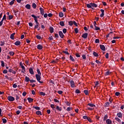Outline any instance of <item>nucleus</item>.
Wrapping results in <instances>:
<instances>
[{"label": "nucleus", "mask_w": 124, "mask_h": 124, "mask_svg": "<svg viewBox=\"0 0 124 124\" xmlns=\"http://www.w3.org/2000/svg\"><path fill=\"white\" fill-rule=\"evenodd\" d=\"M15 34H16V33H13L10 36V38L11 39H12L13 40H14V36H15Z\"/></svg>", "instance_id": "26"}, {"label": "nucleus", "mask_w": 124, "mask_h": 124, "mask_svg": "<svg viewBox=\"0 0 124 124\" xmlns=\"http://www.w3.org/2000/svg\"><path fill=\"white\" fill-rule=\"evenodd\" d=\"M36 114H37V115H41V116L42 115V112L40 110H38L36 111Z\"/></svg>", "instance_id": "20"}, {"label": "nucleus", "mask_w": 124, "mask_h": 124, "mask_svg": "<svg viewBox=\"0 0 124 124\" xmlns=\"http://www.w3.org/2000/svg\"><path fill=\"white\" fill-rule=\"evenodd\" d=\"M48 39L49 40H53V38L52 36H49V37H48Z\"/></svg>", "instance_id": "64"}, {"label": "nucleus", "mask_w": 124, "mask_h": 124, "mask_svg": "<svg viewBox=\"0 0 124 124\" xmlns=\"http://www.w3.org/2000/svg\"><path fill=\"white\" fill-rule=\"evenodd\" d=\"M88 35V33H83L81 35V37H82V38H84V39H86V38H87Z\"/></svg>", "instance_id": "7"}, {"label": "nucleus", "mask_w": 124, "mask_h": 124, "mask_svg": "<svg viewBox=\"0 0 124 124\" xmlns=\"http://www.w3.org/2000/svg\"><path fill=\"white\" fill-rule=\"evenodd\" d=\"M115 94L116 96H119L121 94V93L120 92H117L115 93Z\"/></svg>", "instance_id": "43"}, {"label": "nucleus", "mask_w": 124, "mask_h": 124, "mask_svg": "<svg viewBox=\"0 0 124 124\" xmlns=\"http://www.w3.org/2000/svg\"><path fill=\"white\" fill-rule=\"evenodd\" d=\"M55 109L57 110V111H61L62 109V107H60L59 106H56V108Z\"/></svg>", "instance_id": "13"}, {"label": "nucleus", "mask_w": 124, "mask_h": 124, "mask_svg": "<svg viewBox=\"0 0 124 124\" xmlns=\"http://www.w3.org/2000/svg\"><path fill=\"white\" fill-rule=\"evenodd\" d=\"M30 81H31V79H30L29 77H25V81H26L27 82H29Z\"/></svg>", "instance_id": "21"}, {"label": "nucleus", "mask_w": 124, "mask_h": 124, "mask_svg": "<svg viewBox=\"0 0 124 124\" xmlns=\"http://www.w3.org/2000/svg\"><path fill=\"white\" fill-rule=\"evenodd\" d=\"M15 1H16V0H13L12 1H11L10 3V5H13L15 3Z\"/></svg>", "instance_id": "46"}, {"label": "nucleus", "mask_w": 124, "mask_h": 124, "mask_svg": "<svg viewBox=\"0 0 124 124\" xmlns=\"http://www.w3.org/2000/svg\"><path fill=\"white\" fill-rule=\"evenodd\" d=\"M100 48L101 49V50L103 51H106V47L104 45H100L99 46Z\"/></svg>", "instance_id": "4"}, {"label": "nucleus", "mask_w": 124, "mask_h": 124, "mask_svg": "<svg viewBox=\"0 0 124 124\" xmlns=\"http://www.w3.org/2000/svg\"><path fill=\"white\" fill-rule=\"evenodd\" d=\"M88 106H89L90 107H95V105L92 103H88L87 105V107H88Z\"/></svg>", "instance_id": "14"}, {"label": "nucleus", "mask_w": 124, "mask_h": 124, "mask_svg": "<svg viewBox=\"0 0 124 124\" xmlns=\"http://www.w3.org/2000/svg\"><path fill=\"white\" fill-rule=\"evenodd\" d=\"M59 24L60 26H61V27H64L65 26L64 21H60V22H59Z\"/></svg>", "instance_id": "27"}, {"label": "nucleus", "mask_w": 124, "mask_h": 124, "mask_svg": "<svg viewBox=\"0 0 124 124\" xmlns=\"http://www.w3.org/2000/svg\"><path fill=\"white\" fill-rule=\"evenodd\" d=\"M108 118V116L107 115H105L104 116V119H103V122H105L106 121L107 119Z\"/></svg>", "instance_id": "36"}, {"label": "nucleus", "mask_w": 124, "mask_h": 124, "mask_svg": "<svg viewBox=\"0 0 124 124\" xmlns=\"http://www.w3.org/2000/svg\"><path fill=\"white\" fill-rule=\"evenodd\" d=\"M95 62L98 64H101L102 62L98 60H95Z\"/></svg>", "instance_id": "45"}, {"label": "nucleus", "mask_w": 124, "mask_h": 124, "mask_svg": "<svg viewBox=\"0 0 124 124\" xmlns=\"http://www.w3.org/2000/svg\"><path fill=\"white\" fill-rule=\"evenodd\" d=\"M27 100H28V102H29V103H31L33 101V99L31 97H28Z\"/></svg>", "instance_id": "16"}, {"label": "nucleus", "mask_w": 124, "mask_h": 124, "mask_svg": "<svg viewBox=\"0 0 124 124\" xmlns=\"http://www.w3.org/2000/svg\"><path fill=\"white\" fill-rule=\"evenodd\" d=\"M110 106V103L108 102H106L105 104V107H109V106Z\"/></svg>", "instance_id": "24"}, {"label": "nucleus", "mask_w": 124, "mask_h": 124, "mask_svg": "<svg viewBox=\"0 0 124 124\" xmlns=\"http://www.w3.org/2000/svg\"><path fill=\"white\" fill-rule=\"evenodd\" d=\"M1 62V66L3 67H5V63H4V61H2Z\"/></svg>", "instance_id": "49"}, {"label": "nucleus", "mask_w": 124, "mask_h": 124, "mask_svg": "<svg viewBox=\"0 0 124 124\" xmlns=\"http://www.w3.org/2000/svg\"><path fill=\"white\" fill-rule=\"evenodd\" d=\"M69 60L71 61L72 62H75V60L73 58L72 55H70L69 56Z\"/></svg>", "instance_id": "19"}, {"label": "nucleus", "mask_w": 124, "mask_h": 124, "mask_svg": "<svg viewBox=\"0 0 124 124\" xmlns=\"http://www.w3.org/2000/svg\"><path fill=\"white\" fill-rule=\"evenodd\" d=\"M25 7L28 9H30L31 8V6L30 4H28L26 5Z\"/></svg>", "instance_id": "34"}, {"label": "nucleus", "mask_w": 124, "mask_h": 124, "mask_svg": "<svg viewBox=\"0 0 124 124\" xmlns=\"http://www.w3.org/2000/svg\"><path fill=\"white\" fill-rule=\"evenodd\" d=\"M20 65L22 69V70H21V72L23 74H25L26 73V69L25 67L23 65L22 62H20Z\"/></svg>", "instance_id": "2"}, {"label": "nucleus", "mask_w": 124, "mask_h": 124, "mask_svg": "<svg viewBox=\"0 0 124 124\" xmlns=\"http://www.w3.org/2000/svg\"><path fill=\"white\" fill-rule=\"evenodd\" d=\"M36 6L37 5L35 3H33V4H32V7H33V8L35 9Z\"/></svg>", "instance_id": "41"}, {"label": "nucleus", "mask_w": 124, "mask_h": 124, "mask_svg": "<svg viewBox=\"0 0 124 124\" xmlns=\"http://www.w3.org/2000/svg\"><path fill=\"white\" fill-rule=\"evenodd\" d=\"M63 16H64V14L62 12L59 13V17L60 18H62V17H63Z\"/></svg>", "instance_id": "32"}, {"label": "nucleus", "mask_w": 124, "mask_h": 124, "mask_svg": "<svg viewBox=\"0 0 124 124\" xmlns=\"http://www.w3.org/2000/svg\"><path fill=\"white\" fill-rule=\"evenodd\" d=\"M57 93H58V94L61 95V94H62L63 91H58L57 92Z\"/></svg>", "instance_id": "53"}, {"label": "nucleus", "mask_w": 124, "mask_h": 124, "mask_svg": "<svg viewBox=\"0 0 124 124\" xmlns=\"http://www.w3.org/2000/svg\"><path fill=\"white\" fill-rule=\"evenodd\" d=\"M33 108H35L36 110H40V108L39 107H34L33 106Z\"/></svg>", "instance_id": "39"}, {"label": "nucleus", "mask_w": 124, "mask_h": 124, "mask_svg": "<svg viewBox=\"0 0 124 124\" xmlns=\"http://www.w3.org/2000/svg\"><path fill=\"white\" fill-rule=\"evenodd\" d=\"M6 15H4V16H3V17L2 18V20H1V21H2V22H3V20H6Z\"/></svg>", "instance_id": "55"}, {"label": "nucleus", "mask_w": 124, "mask_h": 124, "mask_svg": "<svg viewBox=\"0 0 124 124\" xmlns=\"http://www.w3.org/2000/svg\"><path fill=\"white\" fill-rule=\"evenodd\" d=\"M87 121L89 122H92V119L89 118V117H88L87 119Z\"/></svg>", "instance_id": "59"}, {"label": "nucleus", "mask_w": 124, "mask_h": 124, "mask_svg": "<svg viewBox=\"0 0 124 124\" xmlns=\"http://www.w3.org/2000/svg\"><path fill=\"white\" fill-rule=\"evenodd\" d=\"M91 4L92 7H97V5L96 3H91Z\"/></svg>", "instance_id": "35"}, {"label": "nucleus", "mask_w": 124, "mask_h": 124, "mask_svg": "<svg viewBox=\"0 0 124 124\" xmlns=\"http://www.w3.org/2000/svg\"><path fill=\"white\" fill-rule=\"evenodd\" d=\"M86 6L88 8H92V9H93V8H92V5L91 4V3L90 4H87Z\"/></svg>", "instance_id": "22"}, {"label": "nucleus", "mask_w": 124, "mask_h": 124, "mask_svg": "<svg viewBox=\"0 0 124 124\" xmlns=\"http://www.w3.org/2000/svg\"><path fill=\"white\" fill-rule=\"evenodd\" d=\"M93 55L95 57H99V55L97 53H96V52H93Z\"/></svg>", "instance_id": "28"}, {"label": "nucleus", "mask_w": 124, "mask_h": 124, "mask_svg": "<svg viewBox=\"0 0 124 124\" xmlns=\"http://www.w3.org/2000/svg\"><path fill=\"white\" fill-rule=\"evenodd\" d=\"M59 36H60L61 38H63L64 35L63 34V32L62 31H59Z\"/></svg>", "instance_id": "8"}, {"label": "nucleus", "mask_w": 124, "mask_h": 124, "mask_svg": "<svg viewBox=\"0 0 124 124\" xmlns=\"http://www.w3.org/2000/svg\"><path fill=\"white\" fill-rule=\"evenodd\" d=\"M95 31H99L100 30V29L99 27H98L96 26L95 27Z\"/></svg>", "instance_id": "61"}, {"label": "nucleus", "mask_w": 124, "mask_h": 124, "mask_svg": "<svg viewBox=\"0 0 124 124\" xmlns=\"http://www.w3.org/2000/svg\"><path fill=\"white\" fill-rule=\"evenodd\" d=\"M105 58L107 59H108L109 58V54L108 53H107L105 55Z\"/></svg>", "instance_id": "42"}, {"label": "nucleus", "mask_w": 124, "mask_h": 124, "mask_svg": "<svg viewBox=\"0 0 124 124\" xmlns=\"http://www.w3.org/2000/svg\"><path fill=\"white\" fill-rule=\"evenodd\" d=\"M8 71L6 69H4L3 71V74H7Z\"/></svg>", "instance_id": "57"}, {"label": "nucleus", "mask_w": 124, "mask_h": 124, "mask_svg": "<svg viewBox=\"0 0 124 124\" xmlns=\"http://www.w3.org/2000/svg\"><path fill=\"white\" fill-rule=\"evenodd\" d=\"M13 87L14 88H15V89H16V88H17V86L16 84L15 83V84H13Z\"/></svg>", "instance_id": "62"}, {"label": "nucleus", "mask_w": 124, "mask_h": 124, "mask_svg": "<svg viewBox=\"0 0 124 124\" xmlns=\"http://www.w3.org/2000/svg\"><path fill=\"white\" fill-rule=\"evenodd\" d=\"M100 11L101 12V14L100 15V17L102 18V17H104L105 15V10L103 9H100Z\"/></svg>", "instance_id": "6"}, {"label": "nucleus", "mask_w": 124, "mask_h": 124, "mask_svg": "<svg viewBox=\"0 0 124 124\" xmlns=\"http://www.w3.org/2000/svg\"><path fill=\"white\" fill-rule=\"evenodd\" d=\"M100 40L99 39H96L95 40V43H99Z\"/></svg>", "instance_id": "56"}, {"label": "nucleus", "mask_w": 124, "mask_h": 124, "mask_svg": "<svg viewBox=\"0 0 124 124\" xmlns=\"http://www.w3.org/2000/svg\"><path fill=\"white\" fill-rule=\"evenodd\" d=\"M29 73L32 75H33L34 74L33 70L32 68H29Z\"/></svg>", "instance_id": "10"}, {"label": "nucleus", "mask_w": 124, "mask_h": 124, "mask_svg": "<svg viewBox=\"0 0 124 124\" xmlns=\"http://www.w3.org/2000/svg\"><path fill=\"white\" fill-rule=\"evenodd\" d=\"M0 42H1L0 46H4V45H5V43L2 41H1Z\"/></svg>", "instance_id": "60"}, {"label": "nucleus", "mask_w": 124, "mask_h": 124, "mask_svg": "<svg viewBox=\"0 0 124 124\" xmlns=\"http://www.w3.org/2000/svg\"><path fill=\"white\" fill-rule=\"evenodd\" d=\"M39 26H40V24L35 25L34 29H38Z\"/></svg>", "instance_id": "48"}, {"label": "nucleus", "mask_w": 124, "mask_h": 124, "mask_svg": "<svg viewBox=\"0 0 124 124\" xmlns=\"http://www.w3.org/2000/svg\"><path fill=\"white\" fill-rule=\"evenodd\" d=\"M9 54L11 56H14L15 55V53L13 51H10Z\"/></svg>", "instance_id": "40"}, {"label": "nucleus", "mask_w": 124, "mask_h": 124, "mask_svg": "<svg viewBox=\"0 0 124 124\" xmlns=\"http://www.w3.org/2000/svg\"><path fill=\"white\" fill-rule=\"evenodd\" d=\"M111 74V72H110L109 70H108V71L105 72L104 75L105 76H108L110 75Z\"/></svg>", "instance_id": "11"}, {"label": "nucleus", "mask_w": 124, "mask_h": 124, "mask_svg": "<svg viewBox=\"0 0 124 124\" xmlns=\"http://www.w3.org/2000/svg\"><path fill=\"white\" fill-rule=\"evenodd\" d=\"M13 16H9V20H12V19H13Z\"/></svg>", "instance_id": "63"}, {"label": "nucleus", "mask_w": 124, "mask_h": 124, "mask_svg": "<svg viewBox=\"0 0 124 124\" xmlns=\"http://www.w3.org/2000/svg\"><path fill=\"white\" fill-rule=\"evenodd\" d=\"M2 122H3V123L4 124H6L7 122V120H6L5 118H3V119H2Z\"/></svg>", "instance_id": "37"}, {"label": "nucleus", "mask_w": 124, "mask_h": 124, "mask_svg": "<svg viewBox=\"0 0 124 124\" xmlns=\"http://www.w3.org/2000/svg\"><path fill=\"white\" fill-rule=\"evenodd\" d=\"M73 23H74V22H73L72 21H70L69 22V26H73Z\"/></svg>", "instance_id": "52"}, {"label": "nucleus", "mask_w": 124, "mask_h": 124, "mask_svg": "<svg viewBox=\"0 0 124 124\" xmlns=\"http://www.w3.org/2000/svg\"><path fill=\"white\" fill-rule=\"evenodd\" d=\"M54 36L55 37V38H59V35L57 33H54Z\"/></svg>", "instance_id": "51"}, {"label": "nucleus", "mask_w": 124, "mask_h": 124, "mask_svg": "<svg viewBox=\"0 0 124 124\" xmlns=\"http://www.w3.org/2000/svg\"><path fill=\"white\" fill-rule=\"evenodd\" d=\"M37 48L39 50H42L43 48V46L41 45H38L37 46Z\"/></svg>", "instance_id": "17"}, {"label": "nucleus", "mask_w": 124, "mask_h": 124, "mask_svg": "<svg viewBox=\"0 0 124 124\" xmlns=\"http://www.w3.org/2000/svg\"><path fill=\"white\" fill-rule=\"evenodd\" d=\"M83 93H85L86 95H88L89 94V92L87 90H84Z\"/></svg>", "instance_id": "29"}, {"label": "nucleus", "mask_w": 124, "mask_h": 124, "mask_svg": "<svg viewBox=\"0 0 124 124\" xmlns=\"http://www.w3.org/2000/svg\"><path fill=\"white\" fill-rule=\"evenodd\" d=\"M75 93L77 94H80L81 93V92L80 91V90L79 89H77L75 91Z\"/></svg>", "instance_id": "31"}, {"label": "nucleus", "mask_w": 124, "mask_h": 124, "mask_svg": "<svg viewBox=\"0 0 124 124\" xmlns=\"http://www.w3.org/2000/svg\"><path fill=\"white\" fill-rule=\"evenodd\" d=\"M117 116L120 118H122L123 117V114L121 112H119V113H117Z\"/></svg>", "instance_id": "9"}, {"label": "nucleus", "mask_w": 124, "mask_h": 124, "mask_svg": "<svg viewBox=\"0 0 124 124\" xmlns=\"http://www.w3.org/2000/svg\"><path fill=\"white\" fill-rule=\"evenodd\" d=\"M36 37H37V39H41V36L38 35H37L36 36Z\"/></svg>", "instance_id": "58"}, {"label": "nucleus", "mask_w": 124, "mask_h": 124, "mask_svg": "<svg viewBox=\"0 0 124 124\" xmlns=\"http://www.w3.org/2000/svg\"><path fill=\"white\" fill-rule=\"evenodd\" d=\"M115 121H116L117 122H118V123H121V120L118 118V117H116L115 118Z\"/></svg>", "instance_id": "30"}, {"label": "nucleus", "mask_w": 124, "mask_h": 124, "mask_svg": "<svg viewBox=\"0 0 124 124\" xmlns=\"http://www.w3.org/2000/svg\"><path fill=\"white\" fill-rule=\"evenodd\" d=\"M49 31H50V33H53V32H54L53 27H52L51 26L49 27Z\"/></svg>", "instance_id": "18"}, {"label": "nucleus", "mask_w": 124, "mask_h": 124, "mask_svg": "<svg viewBox=\"0 0 124 124\" xmlns=\"http://www.w3.org/2000/svg\"><path fill=\"white\" fill-rule=\"evenodd\" d=\"M62 32H63V33H66V32H67V29H65V28H64L62 30Z\"/></svg>", "instance_id": "44"}, {"label": "nucleus", "mask_w": 124, "mask_h": 124, "mask_svg": "<svg viewBox=\"0 0 124 124\" xmlns=\"http://www.w3.org/2000/svg\"><path fill=\"white\" fill-rule=\"evenodd\" d=\"M36 79H37V81H38V82L43 84L44 83V81H40L41 80V75L36 74Z\"/></svg>", "instance_id": "1"}, {"label": "nucleus", "mask_w": 124, "mask_h": 124, "mask_svg": "<svg viewBox=\"0 0 124 124\" xmlns=\"http://www.w3.org/2000/svg\"><path fill=\"white\" fill-rule=\"evenodd\" d=\"M40 11L41 12V15H44V10L43 8L40 7Z\"/></svg>", "instance_id": "15"}, {"label": "nucleus", "mask_w": 124, "mask_h": 124, "mask_svg": "<svg viewBox=\"0 0 124 124\" xmlns=\"http://www.w3.org/2000/svg\"><path fill=\"white\" fill-rule=\"evenodd\" d=\"M70 83V86L72 88H74L75 87V82L73 80H71L69 81Z\"/></svg>", "instance_id": "5"}, {"label": "nucleus", "mask_w": 124, "mask_h": 124, "mask_svg": "<svg viewBox=\"0 0 124 124\" xmlns=\"http://www.w3.org/2000/svg\"><path fill=\"white\" fill-rule=\"evenodd\" d=\"M106 122L107 124H112V121L109 119H107Z\"/></svg>", "instance_id": "12"}, {"label": "nucleus", "mask_w": 124, "mask_h": 124, "mask_svg": "<svg viewBox=\"0 0 124 124\" xmlns=\"http://www.w3.org/2000/svg\"><path fill=\"white\" fill-rule=\"evenodd\" d=\"M37 73H38V75H42V74L38 68H37Z\"/></svg>", "instance_id": "33"}, {"label": "nucleus", "mask_w": 124, "mask_h": 124, "mask_svg": "<svg viewBox=\"0 0 124 124\" xmlns=\"http://www.w3.org/2000/svg\"><path fill=\"white\" fill-rule=\"evenodd\" d=\"M15 44L16 45V46H19V45H20L21 42L19 41H17L16 42Z\"/></svg>", "instance_id": "25"}, {"label": "nucleus", "mask_w": 124, "mask_h": 124, "mask_svg": "<svg viewBox=\"0 0 124 124\" xmlns=\"http://www.w3.org/2000/svg\"><path fill=\"white\" fill-rule=\"evenodd\" d=\"M8 100L10 102H13L15 101V97L10 95L8 96Z\"/></svg>", "instance_id": "3"}, {"label": "nucleus", "mask_w": 124, "mask_h": 124, "mask_svg": "<svg viewBox=\"0 0 124 124\" xmlns=\"http://www.w3.org/2000/svg\"><path fill=\"white\" fill-rule=\"evenodd\" d=\"M36 81L34 79H30V83H33V82H36Z\"/></svg>", "instance_id": "54"}, {"label": "nucleus", "mask_w": 124, "mask_h": 124, "mask_svg": "<svg viewBox=\"0 0 124 124\" xmlns=\"http://www.w3.org/2000/svg\"><path fill=\"white\" fill-rule=\"evenodd\" d=\"M74 31H75V32L76 33H78V28H76L74 29Z\"/></svg>", "instance_id": "50"}, {"label": "nucleus", "mask_w": 124, "mask_h": 124, "mask_svg": "<svg viewBox=\"0 0 124 124\" xmlns=\"http://www.w3.org/2000/svg\"><path fill=\"white\" fill-rule=\"evenodd\" d=\"M72 110V108L71 107H68L66 109V110L68 111H70Z\"/></svg>", "instance_id": "47"}, {"label": "nucleus", "mask_w": 124, "mask_h": 124, "mask_svg": "<svg viewBox=\"0 0 124 124\" xmlns=\"http://www.w3.org/2000/svg\"><path fill=\"white\" fill-rule=\"evenodd\" d=\"M31 16L33 17V18H34V20H35V22H38V19H37V18H36V17H35V16L34 15H31Z\"/></svg>", "instance_id": "23"}, {"label": "nucleus", "mask_w": 124, "mask_h": 124, "mask_svg": "<svg viewBox=\"0 0 124 124\" xmlns=\"http://www.w3.org/2000/svg\"><path fill=\"white\" fill-rule=\"evenodd\" d=\"M40 95L41 96H45L46 95V93H45L44 92H40Z\"/></svg>", "instance_id": "38"}]
</instances>
